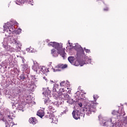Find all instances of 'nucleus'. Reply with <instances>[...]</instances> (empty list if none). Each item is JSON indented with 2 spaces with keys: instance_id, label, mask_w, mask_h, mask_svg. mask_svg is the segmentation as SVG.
<instances>
[{
  "instance_id": "1",
  "label": "nucleus",
  "mask_w": 127,
  "mask_h": 127,
  "mask_svg": "<svg viewBox=\"0 0 127 127\" xmlns=\"http://www.w3.org/2000/svg\"><path fill=\"white\" fill-rule=\"evenodd\" d=\"M3 28L5 35L7 37L4 39V42L3 43H2L3 47L5 48V49H6L8 43H13V44L18 45V47L21 46V44H20V42L17 40L18 38L17 36L13 35L11 37L10 36V34L14 32V26L12 25H10V23L8 22L7 23H5L4 25H3Z\"/></svg>"
},
{
  "instance_id": "2",
  "label": "nucleus",
  "mask_w": 127,
  "mask_h": 127,
  "mask_svg": "<svg viewBox=\"0 0 127 127\" xmlns=\"http://www.w3.org/2000/svg\"><path fill=\"white\" fill-rule=\"evenodd\" d=\"M48 46H52L57 50L58 53H59L61 56L65 59V57L66 56V53H65V50L63 49V46L62 44L58 43L56 42H50L48 44Z\"/></svg>"
},
{
  "instance_id": "3",
  "label": "nucleus",
  "mask_w": 127,
  "mask_h": 127,
  "mask_svg": "<svg viewBox=\"0 0 127 127\" xmlns=\"http://www.w3.org/2000/svg\"><path fill=\"white\" fill-rule=\"evenodd\" d=\"M96 105H97V104L92 101L91 104H88L83 109L84 113L86 114L87 116H90L92 112L95 113L97 111Z\"/></svg>"
},
{
  "instance_id": "4",
  "label": "nucleus",
  "mask_w": 127,
  "mask_h": 127,
  "mask_svg": "<svg viewBox=\"0 0 127 127\" xmlns=\"http://www.w3.org/2000/svg\"><path fill=\"white\" fill-rule=\"evenodd\" d=\"M22 66V70L24 73H26V74H29L30 72V69L28 68V65L26 64H21Z\"/></svg>"
},
{
  "instance_id": "5",
  "label": "nucleus",
  "mask_w": 127,
  "mask_h": 127,
  "mask_svg": "<svg viewBox=\"0 0 127 127\" xmlns=\"http://www.w3.org/2000/svg\"><path fill=\"white\" fill-rule=\"evenodd\" d=\"M98 119L100 121V125H101L102 127H106V126H107L108 122L102 117V115H99L98 116Z\"/></svg>"
},
{
  "instance_id": "6",
  "label": "nucleus",
  "mask_w": 127,
  "mask_h": 127,
  "mask_svg": "<svg viewBox=\"0 0 127 127\" xmlns=\"http://www.w3.org/2000/svg\"><path fill=\"white\" fill-rule=\"evenodd\" d=\"M72 114V117L75 120H78V119H80V117H81V112L79 111H76V112L73 111Z\"/></svg>"
},
{
  "instance_id": "7",
  "label": "nucleus",
  "mask_w": 127,
  "mask_h": 127,
  "mask_svg": "<svg viewBox=\"0 0 127 127\" xmlns=\"http://www.w3.org/2000/svg\"><path fill=\"white\" fill-rule=\"evenodd\" d=\"M61 98L62 100H66V101H68V100L71 99V97L69 96V94L67 93H63V92H62V96H61Z\"/></svg>"
},
{
  "instance_id": "8",
  "label": "nucleus",
  "mask_w": 127,
  "mask_h": 127,
  "mask_svg": "<svg viewBox=\"0 0 127 127\" xmlns=\"http://www.w3.org/2000/svg\"><path fill=\"white\" fill-rule=\"evenodd\" d=\"M39 71L41 74H46L48 72H49V70L48 69L46 68L45 67H39Z\"/></svg>"
},
{
  "instance_id": "9",
  "label": "nucleus",
  "mask_w": 127,
  "mask_h": 127,
  "mask_svg": "<svg viewBox=\"0 0 127 127\" xmlns=\"http://www.w3.org/2000/svg\"><path fill=\"white\" fill-rule=\"evenodd\" d=\"M43 90L44 91V92H43V95H44V96H45L46 98H48V95H49V94H50L51 93L50 90L48 89V88H43Z\"/></svg>"
},
{
  "instance_id": "10",
  "label": "nucleus",
  "mask_w": 127,
  "mask_h": 127,
  "mask_svg": "<svg viewBox=\"0 0 127 127\" xmlns=\"http://www.w3.org/2000/svg\"><path fill=\"white\" fill-rule=\"evenodd\" d=\"M20 80L23 81V80H26V78H28V74L23 72L22 74L19 76Z\"/></svg>"
},
{
  "instance_id": "11",
  "label": "nucleus",
  "mask_w": 127,
  "mask_h": 127,
  "mask_svg": "<svg viewBox=\"0 0 127 127\" xmlns=\"http://www.w3.org/2000/svg\"><path fill=\"white\" fill-rule=\"evenodd\" d=\"M6 116L8 117V121H9V122H11V121H12V118H13V113L8 111L6 113Z\"/></svg>"
},
{
  "instance_id": "12",
  "label": "nucleus",
  "mask_w": 127,
  "mask_h": 127,
  "mask_svg": "<svg viewBox=\"0 0 127 127\" xmlns=\"http://www.w3.org/2000/svg\"><path fill=\"white\" fill-rule=\"evenodd\" d=\"M29 122L30 124H32V125H35L36 123H37V120L35 117H32L29 119Z\"/></svg>"
},
{
  "instance_id": "13",
  "label": "nucleus",
  "mask_w": 127,
  "mask_h": 127,
  "mask_svg": "<svg viewBox=\"0 0 127 127\" xmlns=\"http://www.w3.org/2000/svg\"><path fill=\"white\" fill-rule=\"evenodd\" d=\"M15 106L17 107V110H19V111H22L23 109V106L17 102H15Z\"/></svg>"
},
{
  "instance_id": "14",
  "label": "nucleus",
  "mask_w": 127,
  "mask_h": 127,
  "mask_svg": "<svg viewBox=\"0 0 127 127\" xmlns=\"http://www.w3.org/2000/svg\"><path fill=\"white\" fill-rule=\"evenodd\" d=\"M45 105L48 106V105H51V104H53V102L50 100L49 98L45 99L44 100Z\"/></svg>"
},
{
  "instance_id": "15",
  "label": "nucleus",
  "mask_w": 127,
  "mask_h": 127,
  "mask_svg": "<svg viewBox=\"0 0 127 127\" xmlns=\"http://www.w3.org/2000/svg\"><path fill=\"white\" fill-rule=\"evenodd\" d=\"M51 54L53 56V57H58V54H60L58 53V52L57 53L56 50L55 49H52L51 50Z\"/></svg>"
},
{
  "instance_id": "16",
  "label": "nucleus",
  "mask_w": 127,
  "mask_h": 127,
  "mask_svg": "<svg viewBox=\"0 0 127 127\" xmlns=\"http://www.w3.org/2000/svg\"><path fill=\"white\" fill-rule=\"evenodd\" d=\"M48 112H49V113H55V112H56V109H55V108H54V107L51 106H49L48 107Z\"/></svg>"
},
{
  "instance_id": "17",
  "label": "nucleus",
  "mask_w": 127,
  "mask_h": 127,
  "mask_svg": "<svg viewBox=\"0 0 127 127\" xmlns=\"http://www.w3.org/2000/svg\"><path fill=\"white\" fill-rule=\"evenodd\" d=\"M37 116H38V117H40V118H43L44 117V112L42 110H40L38 111L37 113Z\"/></svg>"
},
{
  "instance_id": "18",
  "label": "nucleus",
  "mask_w": 127,
  "mask_h": 127,
  "mask_svg": "<svg viewBox=\"0 0 127 127\" xmlns=\"http://www.w3.org/2000/svg\"><path fill=\"white\" fill-rule=\"evenodd\" d=\"M47 117V118L50 119V120H52V119L54 117V115L53 114V113H52L51 112H49V111H48Z\"/></svg>"
},
{
  "instance_id": "19",
  "label": "nucleus",
  "mask_w": 127,
  "mask_h": 127,
  "mask_svg": "<svg viewBox=\"0 0 127 127\" xmlns=\"http://www.w3.org/2000/svg\"><path fill=\"white\" fill-rule=\"evenodd\" d=\"M67 67H68L67 64H59L58 65V68L60 69H65V68H67Z\"/></svg>"
},
{
  "instance_id": "20",
  "label": "nucleus",
  "mask_w": 127,
  "mask_h": 127,
  "mask_svg": "<svg viewBox=\"0 0 127 127\" xmlns=\"http://www.w3.org/2000/svg\"><path fill=\"white\" fill-rule=\"evenodd\" d=\"M74 59H75V58L72 56H70L68 58V60L71 64H74Z\"/></svg>"
},
{
  "instance_id": "21",
  "label": "nucleus",
  "mask_w": 127,
  "mask_h": 127,
  "mask_svg": "<svg viewBox=\"0 0 127 127\" xmlns=\"http://www.w3.org/2000/svg\"><path fill=\"white\" fill-rule=\"evenodd\" d=\"M61 96H62V92H57L55 94V97L56 99H61Z\"/></svg>"
},
{
  "instance_id": "22",
  "label": "nucleus",
  "mask_w": 127,
  "mask_h": 127,
  "mask_svg": "<svg viewBox=\"0 0 127 127\" xmlns=\"http://www.w3.org/2000/svg\"><path fill=\"white\" fill-rule=\"evenodd\" d=\"M53 91V92H57L58 91V85H57L56 84H54Z\"/></svg>"
},
{
  "instance_id": "23",
  "label": "nucleus",
  "mask_w": 127,
  "mask_h": 127,
  "mask_svg": "<svg viewBox=\"0 0 127 127\" xmlns=\"http://www.w3.org/2000/svg\"><path fill=\"white\" fill-rule=\"evenodd\" d=\"M52 123H56L58 122V119H56L54 116L52 118Z\"/></svg>"
},
{
  "instance_id": "24",
  "label": "nucleus",
  "mask_w": 127,
  "mask_h": 127,
  "mask_svg": "<svg viewBox=\"0 0 127 127\" xmlns=\"http://www.w3.org/2000/svg\"><path fill=\"white\" fill-rule=\"evenodd\" d=\"M75 48L76 50L77 49H81L82 52H84V50H83V48L81 47L80 45L78 46V47L77 48V46H75Z\"/></svg>"
},
{
  "instance_id": "25",
  "label": "nucleus",
  "mask_w": 127,
  "mask_h": 127,
  "mask_svg": "<svg viewBox=\"0 0 127 127\" xmlns=\"http://www.w3.org/2000/svg\"><path fill=\"white\" fill-rule=\"evenodd\" d=\"M19 102L17 101V99L16 98H13L12 100V104H15V103H18Z\"/></svg>"
},
{
  "instance_id": "26",
  "label": "nucleus",
  "mask_w": 127,
  "mask_h": 127,
  "mask_svg": "<svg viewBox=\"0 0 127 127\" xmlns=\"http://www.w3.org/2000/svg\"><path fill=\"white\" fill-rule=\"evenodd\" d=\"M5 125V127H10V124H9V123L5 121V122H4Z\"/></svg>"
},
{
  "instance_id": "27",
  "label": "nucleus",
  "mask_w": 127,
  "mask_h": 127,
  "mask_svg": "<svg viewBox=\"0 0 127 127\" xmlns=\"http://www.w3.org/2000/svg\"><path fill=\"white\" fill-rule=\"evenodd\" d=\"M84 50H85L86 53H90L91 51L89 49H86V48H84Z\"/></svg>"
},
{
  "instance_id": "28",
  "label": "nucleus",
  "mask_w": 127,
  "mask_h": 127,
  "mask_svg": "<svg viewBox=\"0 0 127 127\" xmlns=\"http://www.w3.org/2000/svg\"><path fill=\"white\" fill-rule=\"evenodd\" d=\"M98 95H93V98H94V100L96 103V101H97V99H98Z\"/></svg>"
},
{
  "instance_id": "29",
  "label": "nucleus",
  "mask_w": 127,
  "mask_h": 127,
  "mask_svg": "<svg viewBox=\"0 0 127 127\" xmlns=\"http://www.w3.org/2000/svg\"><path fill=\"white\" fill-rule=\"evenodd\" d=\"M112 115H113L114 116L117 115V114H119V112L118 111H116L115 110H114L113 111V112L112 113Z\"/></svg>"
},
{
  "instance_id": "30",
  "label": "nucleus",
  "mask_w": 127,
  "mask_h": 127,
  "mask_svg": "<svg viewBox=\"0 0 127 127\" xmlns=\"http://www.w3.org/2000/svg\"><path fill=\"white\" fill-rule=\"evenodd\" d=\"M54 72H59L60 71H61V70L58 69V68H53Z\"/></svg>"
},
{
  "instance_id": "31",
  "label": "nucleus",
  "mask_w": 127,
  "mask_h": 127,
  "mask_svg": "<svg viewBox=\"0 0 127 127\" xmlns=\"http://www.w3.org/2000/svg\"><path fill=\"white\" fill-rule=\"evenodd\" d=\"M65 85V81H62L60 83V86H61V87H63V86H64Z\"/></svg>"
},
{
  "instance_id": "32",
  "label": "nucleus",
  "mask_w": 127,
  "mask_h": 127,
  "mask_svg": "<svg viewBox=\"0 0 127 127\" xmlns=\"http://www.w3.org/2000/svg\"><path fill=\"white\" fill-rule=\"evenodd\" d=\"M12 108L15 109V110H17V107L15 105V103L13 104Z\"/></svg>"
},
{
  "instance_id": "33",
  "label": "nucleus",
  "mask_w": 127,
  "mask_h": 127,
  "mask_svg": "<svg viewBox=\"0 0 127 127\" xmlns=\"http://www.w3.org/2000/svg\"><path fill=\"white\" fill-rule=\"evenodd\" d=\"M67 112H68V110L67 109H65L64 110V112L61 113V115H64V114H66V113H67Z\"/></svg>"
},
{
  "instance_id": "34",
  "label": "nucleus",
  "mask_w": 127,
  "mask_h": 127,
  "mask_svg": "<svg viewBox=\"0 0 127 127\" xmlns=\"http://www.w3.org/2000/svg\"><path fill=\"white\" fill-rule=\"evenodd\" d=\"M36 86L35 84H32L31 85V89H34L35 88Z\"/></svg>"
},
{
  "instance_id": "35",
  "label": "nucleus",
  "mask_w": 127,
  "mask_h": 127,
  "mask_svg": "<svg viewBox=\"0 0 127 127\" xmlns=\"http://www.w3.org/2000/svg\"><path fill=\"white\" fill-rule=\"evenodd\" d=\"M20 58L22 59V63H24V62H25V60L24 58L22 57H20Z\"/></svg>"
},
{
  "instance_id": "36",
  "label": "nucleus",
  "mask_w": 127,
  "mask_h": 127,
  "mask_svg": "<svg viewBox=\"0 0 127 127\" xmlns=\"http://www.w3.org/2000/svg\"><path fill=\"white\" fill-rule=\"evenodd\" d=\"M16 4L20 5L21 2L20 1H18V0H17V1H16Z\"/></svg>"
},
{
  "instance_id": "37",
  "label": "nucleus",
  "mask_w": 127,
  "mask_h": 127,
  "mask_svg": "<svg viewBox=\"0 0 127 127\" xmlns=\"http://www.w3.org/2000/svg\"><path fill=\"white\" fill-rule=\"evenodd\" d=\"M104 10L105 11H108V10H109V8L106 7V8H105L104 9Z\"/></svg>"
},
{
  "instance_id": "38",
  "label": "nucleus",
  "mask_w": 127,
  "mask_h": 127,
  "mask_svg": "<svg viewBox=\"0 0 127 127\" xmlns=\"http://www.w3.org/2000/svg\"><path fill=\"white\" fill-rule=\"evenodd\" d=\"M78 106H79V107H82V103H78Z\"/></svg>"
},
{
  "instance_id": "39",
  "label": "nucleus",
  "mask_w": 127,
  "mask_h": 127,
  "mask_svg": "<svg viewBox=\"0 0 127 127\" xmlns=\"http://www.w3.org/2000/svg\"><path fill=\"white\" fill-rule=\"evenodd\" d=\"M3 55H4V56H7V55H8V53H6V54H3Z\"/></svg>"
},
{
  "instance_id": "40",
  "label": "nucleus",
  "mask_w": 127,
  "mask_h": 127,
  "mask_svg": "<svg viewBox=\"0 0 127 127\" xmlns=\"http://www.w3.org/2000/svg\"><path fill=\"white\" fill-rule=\"evenodd\" d=\"M26 51H28V52L29 51H30V49H29V48H27V49H26Z\"/></svg>"
},
{
  "instance_id": "41",
  "label": "nucleus",
  "mask_w": 127,
  "mask_h": 127,
  "mask_svg": "<svg viewBox=\"0 0 127 127\" xmlns=\"http://www.w3.org/2000/svg\"><path fill=\"white\" fill-rule=\"evenodd\" d=\"M81 96H82L83 98H85V93L84 94H82L81 95Z\"/></svg>"
},
{
  "instance_id": "42",
  "label": "nucleus",
  "mask_w": 127,
  "mask_h": 127,
  "mask_svg": "<svg viewBox=\"0 0 127 127\" xmlns=\"http://www.w3.org/2000/svg\"><path fill=\"white\" fill-rule=\"evenodd\" d=\"M33 78H34L35 79V80H36V79H37V78H36V76H35V75L33 76Z\"/></svg>"
},
{
  "instance_id": "43",
  "label": "nucleus",
  "mask_w": 127,
  "mask_h": 127,
  "mask_svg": "<svg viewBox=\"0 0 127 127\" xmlns=\"http://www.w3.org/2000/svg\"><path fill=\"white\" fill-rule=\"evenodd\" d=\"M43 79H45V80H46V81H47V79H46V77H45V76L43 77Z\"/></svg>"
},
{
  "instance_id": "44",
  "label": "nucleus",
  "mask_w": 127,
  "mask_h": 127,
  "mask_svg": "<svg viewBox=\"0 0 127 127\" xmlns=\"http://www.w3.org/2000/svg\"><path fill=\"white\" fill-rule=\"evenodd\" d=\"M85 64H80V66H83Z\"/></svg>"
},
{
  "instance_id": "45",
  "label": "nucleus",
  "mask_w": 127,
  "mask_h": 127,
  "mask_svg": "<svg viewBox=\"0 0 127 127\" xmlns=\"http://www.w3.org/2000/svg\"><path fill=\"white\" fill-rule=\"evenodd\" d=\"M18 30H20V32H21V28H19Z\"/></svg>"
},
{
  "instance_id": "46",
  "label": "nucleus",
  "mask_w": 127,
  "mask_h": 127,
  "mask_svg": "<svg viewBox=\"0 0 127 127\" xmlns=\"http://www.w3.org/2000/svg\"><path fill=\"white\" fill-rule=\"evenodd\" d=\"M51 82H52V84L54 83V81H53V80H51Z\"/></svg>"
},
{
  "instance_id": "47",
  "label": "nucleus",
  "mask_w": 127,
  "mask_h": 127,
  "mask_svg": "<svg viewBox=\"0 0 127 127\" xmlns=\"http://www.w3.org/2000/svg\"><path fill=\"white\" fill-rule=\"evenodd\" d=\"M68 86H70V84L68 83L67 84Z\"/></svg>"
},
{
  "instance_id": "48",
  "label": "nucleus",
  "mask_w": 127,
  "mask_h": 127,
  "mask_svg": "<svg viewBox=\"0 0 127 127\" xmlns=\"http://www.w3.org/2000/svg\"><path fill=\"white\" fill-rule=\"evenodd\" d=\"M78 92H79V91H77V92L76 93V94H78Z\"/></svg>"
},
{
  "instance_id": "49",
  "label": "nucleus",
  "mask_w": 127,
  "mask_h": 127,
  "mask_svg": "<svg viewBox=\"0 0 127 127\" xmlns=\"http://www.w3.org/2000/svg\"><path fill=\"white\" fill-rule=\"evenodd\" d=\"M125 115H126V114H123V116H125Z\"/></svg>"
},
{
  "instance_id": "50",
  "label": "nucleus",
  "mask_w": 127,
  "mask_h": 127,
  "mask_svg": "<svg viewBox=\"0 0 127 127\" xmlns=\"http://www.w3.org/2000/svg\"><path fill=\"white\" fill-rule=\"evenodd\" d=\"M1 96V94L0 93V97Z\"/></svg>"
},
{
  "instance_id": "51",
  "label": "nucleus",
  "mask_w": 127,
  "mask_h": 127,
  "mask_svg": "<svg viewBox=\"0 0 127 127\" xmlns=\"http://www.w3.org/2000/svg\"><path fill=\"white\" fill-rule=\"evenodd\" d=\"M17 23V22H16L15 24H16Z\"/></svg>"
},
{
  "instance_id": "52",
  "label": "nucleus",
  "mask_w": 127,
  "mask_h": 127,
  "mask_svg": "<svg viewBox=\"0 0 127 127\" xmlns=\"http://www.w3.org/2000/svg\"><path fill=\"white\" fill-rule=\"evenodd\" d=\"M32 5H33V4H31Z\"/></svg>"
},
{
  "instance_id": "53",
  "label": "nucleus",
  "mask_w": 127,
  "mask_h": 127,
  "mask_svg": "<svg viewBox=\"0 0 127 127\" xmlns=\"http://www.w3.org/2000/svg\"><path fill=\"white\" fill-rule=\"evenodd\" d=\"M48 41H49V40H48V41H47V42H48Z\"/></svg>"
},
{
  "instance_id": "54",
  "label": "nucleus",
  "mask_w": 127,
  "mask_h": 127,
  "mask_svg": "<svg viewBox=\"0 0 127 127\" xmlns=\"http://www.w3.org/2000/svg\"><path fill=\"white\" fill-rule=\"evenodd\" d=\"M85 116V114L83 115V117Z\"/></svg>"
},
{
  "instance_id": "55",
  "label": "nucleus",
  "mask_w": 127,
  "mask_h": 127,
  "mask_svg": "<svg viewBox=\"0 0 127 127\" xmlns=\"http://www.w3.org/2000/svg\"><path fill=\"white\" fill-rule=\"evenodd\" d=\"M68 44H70L69 42H68Z\"/></svg>"
},
{
  "instance_id": "56",
  "label": "nucleus",
  "mask_w": 127,
  "mask_h": 127,
  "mask_svg": "<svg viewBox=\"0 0 127 127\" xmlns=\"http://www.w3.org/2000/svg\"><path fill=\"white\" fill-rule=\"evenodd\" d=\"M97 0V1H98V0Z\"/></svg>"
},
{
  "instance_id": "57",
  "label": "nucleus",
  "mask_w": 127,
  "mask_h": 127,
  "mask_svg": "<svg viewBox=\"0 0 127 127\" xmlns=\"http://www.w3.org/2000/svg\"><path fill=\"white\" fill-rule=\"evenodd\" d=\"M89 60H91V59H90Z\"/></svg>"
}]
</instances>
